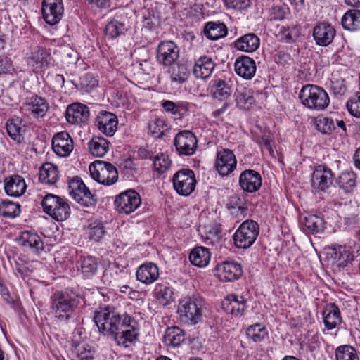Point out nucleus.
Masks as SVG:
<instances>
[{
  "label": "nucleus",
  "mask_w": 360,
  "mask_h": 360,
  "mask_svg": "<svg viewBox=\"0 0 360 360\" xmlns=\"http://www.w3.org/2000/svg\"><path fill=\"white\" fill-rule=\"evenodd\" d=\"M94 319L99 332L110 336L117 345L129 347L137 339L136 323L127 314L120 315L109 308H101L95 311Z\"/></svg>",
  "instance_id": "1"
},
{
  "label": "nucleus",
  "mask_w": 360,
  "mask_h": 360,
  "mask_svg": "<svg viewBox=\"0 0 360 360\" xmlns=\"http://www.w3.org/2000/svg\"><path fill=\"white\" fill-rule=\"evenodd\" d=\"M299 98L305 107L313 110H323L330 103L328 93L322 87L312 84L305 85L301 89Z\"/></svg>",
  "instance_id": "2"
},
{
  "label": "nucleus",
  "mask_w": 360,
  "mask_h": 360,
  "mask_svg": "<svg viewBox=\"0 0 360 360\" xmlns=\"http://www.w3.org/2000/svg\"><path fill=\"white\" fill-rule=\"evenodd\" d=\"M51 302L55 317L61 321H66L72 317L79 300L75 294L56 291L51 296Z\"/></svg>",
  "instance_id": "3"
},
{
  "label": "nucleus",
  "mask_w": 360,
  "mask_h": 360,
  "mask_svg": "<svg viewBox=\"0 0 360 360\" xmlns=\"http://www.w3.org/2000/svg\"><path fill=\"white\" fill-rule=\"evenodd\" d=\"M91 176L100 184L110 186L118 179V172L116 167L108 162L96 160L89 167Z\"/></svg>",
  "instance_id": "4"
},
{
  "label": "nucleus",
  "mask_w": 360,
  "mask_h": 360,
  "mask_svg": "<svg viewBox=\"0 0 360 360\" xmlns=\"http://www.w3.org/2000/svg\"><path fill=\"white\" fill-rule=\"evenodd\" d=\"M44 211L56 221H64L70 214L68 203L62 198L47 194L41 202Z\"/></svg>",
  "instance_id": "5"
},
{
  "label": "nucleus",
  "mask_w": 360,
  "mask_h": 360,
  "mask_svg": "<svg viewBox=\"0 0 360 360\" xmlns=\"http://www.w3.org/2000/svg\"><path fill=\"white\" fill-rule=\"evenodd\" d=\"M259 226L253 220L243 221L233 235V241L238 248L247 249L256 240L259 234Z\"/></svg>",
  "instance_id": "6"
},
{
  "label": "nucleus",
  "mask_w": 360,
  "mask_h": 360,
  "mask_svg": "<svg viewBox=\"0 0 360 360\" xmlns=\"http://www.w3.org/2000/svg\"><path fill=\"white\" fill-rule=\"evenodd\" d=\"M172 183L174 189L179 195L188 196L194 191L197 181L193 170L181 169L174 174Z\"/></svg>",
  "instance_id": "7"
},
{
  "label": "nucleus",
  "mask_w": 360,
  "mask_h": 360,
  "mask_svg": "<svg viewBox=\"0 0 360 360\" xmlns=\"http://www.w3.org/2000/svg\"><path fill=\"white\" fill-rule=\"evenodd\" d=\"M178 312L183 321L191 325L197 323L202 317L200 304L191 297H185L180 302Z\"/></svg>",
  "instance_id": "8"
},
{
  "label": "nucleus",
  "mask_w": 360,
  "mask_h": 360,
  "mask_svg": "<svg viewBox=\"0 0 360 360\" xmlns=\"http://www.w3.org/2000/svg\"><path fill=\"white\" fill-rule=\"evenodd\" d=\"M68 188L70 195L81 205L89 207L96 203L94 195L81 179L74 178L70 182Z\"/></svg>",
  "instance_id": "9"
},
{
  "label": "nucleus",
  "mask_w": 360,
  "mask_h": 360,
  "mask_svg": "<svg viewBox=\"0 0 360 360\" xmlns=\"http://www.w3.org/2000/svg\"><path fill=\"white\" fill-rule=\"evenodd\" d=\"M141 202L139 194L134 190H128L116 197L115 205L119 212L128 214L134 212Z\"/></svg>",
  "instance_id": "10"
},
{
  "label": "nucleus",
  "mask_w": 360,
  "mask_h": 360,
  "mask_svg": "<svg viewBox=\"0 0 360 360\" xmlns=\"http://www.w3.org/2000/svg\"><path fill=\"white\" fill-rule=\"evenodd\" d=\"M179 57V49L172 41H162L157 49V60L164 66H171Z\"/></svg>",
  "instance_id": "11"
},
{
  "label": "nucleus",
  "mask_w": 360,
  "mask_h": 360,
  "mask_svg": "<svg viewBox=\"0 0 360 360\" xmlns=\"http://www.w3.org/2000/svg\"><path fill=\"white\" fill-rule=\"evenodd\" d=\"M64 8L62 0H43L41 12L45 22L54 25L62 19Z\"/></svg>",
  "instance_id": "12"
},
{
  "label": "nucleus",
  "mask_w": 360,
  "mask_h": 360,
  "mask_svg": "<svg viewBox=\"0 0 360 360\" xmlns=\"http://www.w3.org/2000/svg\"><path fill=\"white\" fill-rule=\"evenodd\" d=\"M197 139L191 131L179 132L174 139V146L180 155H191L197 148Z\"/></svg>",
  "instance_id": "13"
},
{
  "label": "nucleus",
  "mask_w": 360,
  "mask_h": 360,
  "mask_svg": "<svg viewBox=\"0 0 360 360\" xmlns=\"http://www.w3.org/2000/svg\"><path fill=\"white\" fill-rule=\"evenodd\" d=\"M49 104L45 98L37 95L26 96L24 102V110L27 115L34 118L44 117L49 110Z\"/></svg>",
  "instance_id": "14"
},
{
  "label": "nucleus",
  "mask_w": 360,
  "mask_h": 360,
  "mask_svg": "<svg viewBox=\"0 0 360 360\" xmlns=\"http://www.w3.org/2000/svg\"><path fill=\"white\" fill-rule=\"evenodd\" d=\"M333 179L331 169L326 166L319 165L313 172L311 184L315 189L324 191L333 184Z\"/></svg>",
  "instance_id": "15"
},
{
  "label": "nucleus",
  "mask_w": 360,
  "mask_h": 360,
  "mask_svg": "<svg viewBox=\"0 0 360 360\" xmlns=\"http://www.w3.org/2000/svg\"><path fill=\"white\" fill-rule=\"evenodd\" d=\"M236 158L233 153L229 149H223L217 152L215 167L221 176H227L236 167Z\"/></svg>",
  "instance_id": "16"
},
{
  "label": "nucleus",
  "mask_w": 360,
  "mask_h": 360,
  "mask_svg": "<svg viewBox=\"0 0 360 360\" xmlns=\"http://www.w3.org/2000/svg\"><path fill=\"white\" fill-rule=\"evenodd\" d=\"M73 148V140L67 131H61L53 136L52 139V148L58 156H69Z\"/></svg>",
  "instance_id": "17"
},
{
  "label": "nucleus",
  "mask_w": 360,
  "mask_h": 360,
  "mask_svg": "<svg viewBox=\"0 0 360 360\" xmlns=\"http://www.w3.org/2000/svg\"><path fill=\"white\" fill-rule=\"evenodd\" d=\"M218 276L222 281H233L238 279L242 274L240 264L234 261H226L216 267Z\"/></svg>",
  "instance_id": "18"
},
{
  "label": "nucleus",
  "mask_w": 360,
  "mask_h": 360,
  "mask_svg": "<svg viewBox=\"0 0 360 360\" xmlns=\"http://www.w3.org/2000/svg\"><path fill=\"white\" fill-rule=\"evenodd\" d=\"M95 123L100 131L112 136L117 130L118 120L114 113L101 111L97 115Z\"/></svg>",
  "instance_id": "19"
},
{
  "label": "nucleus",
  "mask_w": 360,
  "mask_h": 360,
  "mask_svg": "<svg viewBox=\"0 0 360 360\" xmlns=\"http://www.w3.org/2000/svg\"><path fill=\"white\" fill-rule=\"evenodd\" d=\"M89 108L82 103H75L70 105L66 110L65 117L69 123L79 124L86 123L89 119Z\"/></svg>",
  "instance_id": "20"
},
{
  "label": "nucleus",
  "mask_w": 360,
  "mask_h": 360,
  "mask_svg": "<svg viewBox=\"0 0 360 360\" xmlns=\"http://www.w3.org/2000/svg\"><path fill=\"white\" fill-rule=\"evenodd\" d=\"M239 184L241 188L246 192H255L262 186L261 175L253 169L245 170L240 175Z\"/></svg>",
  "instance_id": "21"
},
{
  "label": "nucleus",
  "mask_w": 360,
  "mask_h": 360,
  "mask_svg": "<svg viewBox=\"0 0 360 360\" xmlns=\"http://www.w3.org/2000/svg\"><path fill=\"white\" fill-rule=\"evenodd\" d=\"M335 33V30L331 25L321 22L314 27L313 37L318 45L326 46L333 41Z\"/></svg>",
  "instance_id": "22"
},
{
  "label": "nucleus",
  "mask_w": 360,
  "mask_h": 360,
  "mask_svg": "<svg viewBox=\"0 0 360 360\" xmlns=\"http://www.w3.org/2000/svg\"><path fill=\"white\" fill-rule=\"evenodd\" d=\"M136 276L138 281L149 285L154 283L159 278V268L153 262H146L137 269Z\"/></svg>",
  "instance_id": "23"
},
{
  "label": "nucleus",
  "mask_w": 360,
  "mask_h": 360,
  "mask_svg": "<svg viewBox=\"0 0 360 360\" xmlns=\"http://www.w3.org/2000/svg\"><path fill=\"white\" fill-rule=\"evenodd\" d=\"M322 316L324 326L328 330L334 329L342 323L340 311L335 303L327 304Z\"/></svg>",
  "instance_id": "24"
},
{
  "label": "nucleus",
  "mask_w": 360,
  "mask_h": 360,
  "mask_svg": "<svg viewBox=\"0 0 360 360\" xmlns=\"http://www.w3.org/2000/svg\"><path fill=\"white\" fill-rule=\"evenodd\" d=\"M223 310L233 316L242 315L245 308V302L243 297L231 294L221 302Z\"/></svg>",
  "instance_id": "25"
},
{
  "label": "nucleus",
  "mask_w": 360,
  "mask_h": 360,
  "mask_svg": "<svg viewBox=\"0 0 360 360\" xmlns=\"http://www.w3.org/2000/svg\"><path fill=\"white\" fill-rule=\"evenodd\" d=\"M235 70L240 77L250 79L256 72L255 62L248 56L239 57L235 62Z\"/></svg>",
  "instance_id": "26"
},
{
  "label": "nucleus",
  "mask_w": 360,
  "mask_h": 360,
  "mask_svg": "<svg viewBox=\"0 0 360 360\" xmlns=\"http://www.w3.org/2000/svg\"><path fill=\"white\" fill-rule=\"evenodd\" d=\"M214 68L215 63L213 60L207 56H203L195 60L193 74L196 78L207 79L210 77Z\"/></svg>",
  "instance_id": "27"
},
{
  "label": "nucleus",
  "mask_w": 360,
  "mask_h": 360,
  "mask_svg": "<svg viewBox=\"0 0 360 360\" xmlns=\"http://www.w3.org/2000/svg\"><path fill=\"white\" fill-rule=\"evenodd\" d=\"M234 44L238 50L253 52L259 48L260 40L255 34L248 33L236 39Z\"/></svg>",
  "instance_id": "28"
},
{
  "label": "nucleus",
  "mask_w": 360,
  "mask_h": 360,
  "mask_svg": "<svg viewBox=\"0 0 360 360\" xmlns=\"http://www.w3.org/2000/svg\"><path fill=\"white\" fill-rule=\"evenodd\" d=\"M211 94L213 98L225 100L231 94L230 79H217L212 81Z\"/></svg>",
  "instance_id": "29"
},
{
  "label": "nucleus",
  "mask_w": 360,
  "mask_h": 360,
  "mask_svg": "<svg viewBox=\"0 0 360 360\" xmlns=\"http://www.w3.org/2000/svg\"><path fill=\"white\" fill-rule=\"evenodd\" d=\"M48 56V53L44 49L35 44L31 47L27 63L33 67L42 68L49 63Z\"/></svg>",
  "instance_id": "30"
},
{
  "label": "nucleus",
  "mask_w": 360,
  "mask_h": 360,
  "mask_svg": "<svg viewBox=\"0 0 360 360\" xmlns=\"http://www.w3.org/2000/svg\"><path fill=\"white\" fill-rule=\"evenodd\" d=\"M39 178L42 183L54 184L59 178L57 166L51 162L44 163L40 168Z\"/></svg>",
  "instance_id": "31"
},
{
  "label": "nucleus",
  "mask_w": 360,
  "mask_h": 360,
  "mask_svg": "<svg viewBox=\"0 0 360 360\" xmlns=\"http://www.w3.org/2000/svg\"><path fill=\"white\" fill-rule=\"evenodd\" d=\"M184 339L183 330L174 326L167 328L163 337V342L167 346L176 347L180 346Z\"/></svg>",
  "instance_id": "32"
},
{
  "label": "nucleus",
  "mask_w": 360,
  "mask_h": 360,
  "mask_svg": "<svg viewBox=\"0 0 360 360\" xmlns=\"http://www.w3.org/2000/svg\"><path fill=\"white\" fill-rule=\"evenodd\" d=\"M325 221L317 215L306 217L302 222V229L307 233H318L324 230Z\"/></svg>",
  "instance_id": "33"
},
{
  "label": "nucleus",
  "mask_w": 360,
  "mask_h": 360,
  "mask_svg": "<svg viewBox=\"0 0 360 360\" xmlns=\"http://www.w3.org/2000/svg\"><path fill=\"white\" fill-rule=\"evenodd\" d=\"M210 256L207 248L197 247L191 252L189 259L193 265L198 267H205L209 264Z\"/></svg>",
  "instance_id": "34"
},
{
  "label": "nucleus",
  "mask_w": 360,
  "mask_h": 360,
  "mask_svg": "<svg viewBox=\"0 0 360 360\" xmlns=\"http://www.w3.org/2000/svg\"><path fill=\"white\" fill-rule=\"evenodd\" d=\"M344 29L349 31L360 30V10L352 9L347 11L342 18Z\"/></svg>",
  "instance_id": "35"
},
{
  "label": "nucleus",
  "mask_w": 360,
  "mask_h": 360,
  "mask_svg": "<svg viewBox=\"0 0 360 360\" xmlns=\"http://www.w3.org/2000/svg\"><path fill=\"white\" fill-rule=\"evenodd\" d=\"M205 35L211 40H217L227 34V28L222 22H209L204 28Z\"/></svg>",
  "instance_id": "36"
},
{
  "label": "nucleus",
  "mask_w": 360,
  "mask_h": 360,
  "mask_svg": "<svg viewBox=\"0 0 360 360\" xmlns=\"http://www.w3.org/2000/svg\"><path fill=\"white\" fill-rule=\"evenodd\" d=\"M108 141L102 136H94L88 143L91 154L96 157H103L108 150Z\"/></svg>",
  "instance_id": "37"
},
{
  "label": "nucleus",
  "mask_w": 360,
  "mask_h": 360,
  "mask_svg": "<svg viewBox=\"0 0 360 360\" xmlns=\"http://www.w3.org/2000/svg\"><path fill=\"white\" fill-rule=\"evenodd\" d=\"M236 101L239 108L250 110L255 101L252 91L247 88L238 90L236 94Z\"/></svg>",
  "instance_id": "38"
},
{
  "label": "nucleus",
  "mask_w": 360,
  "mask_h": 360,
  "mask_svg": "<svg viewBox=\"0 0 360 360\" xmlns=\"http://www.w3.org/2000/svg\"><path fill=\"white\" fill-rule=\"evenodd\" d=\"M24 248L37 254L43 250L44 245L41 238L36 233L25 230L24 231Z\"/></svg>",
  "instance_id": "39"
},
{
  "label": "nucleus",
  "mask_w": 360,
  "mask_h": 360,
  "mask_svg": "<svg viewBox=\"0 0 360 360\" xmlns=\"http://www.w3.org/2000/svg\"><path fill=\"white\" fill-rule=\"evenodd\" d=\"M246 335L254 342H261L268 338V331L265 326L255 323L247 328Z\"/></svg>",
  "instance_id": "40"
},
{
  "label": "nucleus",
  "mask_w": 360,
  "mask_h": 360,
  "mask_svg": "<svg viewBox=\"0 0 360 360\" xmlns=\"http://www.w3.org/2000/svg\"><path fill=\"white\" fill-rule=\"evenodd\" d=\"M170 67L169 72L170 73L172 82L179 84L184 83L189 75V71L186 66L184 64L175 63Z\"/></svg>",
  "instance_id": "41"
},
{
  "label": "nucleus",
  "mask_w": 360,
  "mask_h": 360,
  "mask_svg": "<svg viewBox=\"0 0 360 360\" xmlns=\"http://www.w3.org/2000/svg\"><path fill=\"white\" fill-rule=\"evenodd\" d=\"M337 183L345 193H351L356 186V174L353 172H342L337 179Z\"/></svg>",
  "instance_id": "42"
},
{
  "label": "nucleus",
  "mask_w": 360,
  "mask_h": 360,
  "mask_svg": "<svg viewBox=\"0 0 360 360\" xmlns=\"http://www.w3.org/2000/svg\"><path fill=\"white\" fill-rule=\"evenodd\" d=\"M336 360H359L356 349L349 345H344L335 349Z\"/></svg>",
  "instance_id": "43"
},
{
  "label": "nucleus",
  "mask_w": 360,
  "mask_h": 360,
  "mask_svg": "<svg viewBox=\"0 0 360 360\" xmlns=\"http://www.w3.org/2000/svg\"><path fill=\"white\" fill-rule=\"evenodd\" d=\"M21 124L22 119L19 117L11 119L6 123V130L8 135L18 143L21 142Z\"/></svg>",
  "instance_id": "44"
},
{
  "label": "nucleus",
  "mask_w": 360,
  "mask_h": 360,
  "mask_svg": "<svg viewBox=\"0 0 360 360\" xmlns=\"http://www.w3.org/2000/svg\"><path fill=\"white\" fill-rule=\"evenodd\" d=\"M20 176L11 177L8 180L5 181L4 189L7 195L10 196H20L22 195V186L20 185Z\"/></svg>",
  "instance_id": "45"
},
{
  "label": "nucleus",
  "mask_w": 360,
  "mask_h": 360,
  "mask_svg": "<svg viewBox=\"0 0 360 360\" xmlns=\"http://www.w3.org/2000/svg\"><path fill=\"white\" fill-rule=\"evenodd\" d=\"M97 259L92 256L84 257L81 262V269L82 274L86 277H91L96 274L98 269Z\"/></svg>",
  "instance_id": "46"
},
{
  "label": "nucleus",
  "mask_w": 360,
  "mask_h": 360,
  "mask_svg": "<svg viewBox=\"0 0 360 360\" xmlns=\"http://www.w3.org/2000/svg\"><path fill=\"white\" fill-rule=\"evenodd\" d=\"M105 233L103 224L100 221H93L88 226L89 238L94 241H99Z\"/></svg>",
  "instance_id": "47"
},
{
  "label": "nucleus",
  "mask_w": 360,
  "mask_h": 360,
  "mask_svg": "<svg viewBox=\"0 0 360 360\" xmlns=\"http://www.w3.org/2000/svg\"><path fill=\"white\" fill-rule=\"evenodd\" d=\"M316 128L323 134H331L336 129L335 121L328 117H318L315 122Z\"/></svg>",
  "instance_id": "48"
},
{
  "label": "nucleus",
  "mask_w": 360,
  "mask_h": 360,
  "mask_svg": "<svg viewBox=\"0 0 360 360\" xmlns=\"http://www.w3.org/2000/svg\"><path fill=\"white\" fill-rule=\"evenodd\" d=\"M126 30L124 23L117 20L110 22L105 27V35L110 39H115L120 35L124 34Z\"/></svg>",
  "instance_id": "49"
},
{
  "label": "nucleus",
  "mask_w": 360,
  "mask_h": 360,
  "mask_svg": "<svg viewBox=\"0 0 360 360\" xmlns=\"http://www.w3.org/2000/svg\"><path fill=\"white\" fill-rule=\"evenodd\" d=\"M0 212L3 217L13 218L20 214V205L13 202L4 201Z\"/></svg>",
  "instance_id": "50"
},
{
  "label": "nucleus",
  "mask_w": 360,
  "mask_h": 360,
  "mask_svg": "<svg viewBox=\"0 0 360 360\" xmlns=\"http://www.w3.org/2000/svg\"><path fill=\"white\" fill-rule=\"evenodd\" d=\"M148 129L153 135L156 134L158 138L165 136L169 130L165 121L160 118H156L153 122L150 123Z\"/></svg>",
  "instance_id": "51"
},
{
  "label": "nucleus",
  "mask_w": 360,
  "mask_h": 360,
  "mask_svg": "<svg viewBox=\"0 0 360 360\" xmlns=\"http://www.w3.org/2000/svg\"><path fill=\"white\" fill-rule=\"evenodd\" d=\"M170 164L171 160L168 155L164 153L157 155L153 160L154 169L160 174L166 172L170 167Z\"/></svg>",
  "instance_id": "52"
},
{
  "label": "nucleus",
  "mask_w": 360,
  "mask_h": 360,
  "mask_svg": "<svg viewBox=\"0 0 360 360\" xmlns=\"http://www.w3.org/2000/svg\"><path fill=\"white\" fill-rule=\"evenodd\" d=\"M330 90L335 96H344L347 91L345 80L342 78L331 80Z\"/></svg>",
  "instance_id": "53"
},
{
  "label": "nucleus",
  "mask_w": 360,
  "mask_h": 360,
  "mask_svg": "<svg viewBox=\"0 0 360 360\" xmlns=\"http://www.w3.org/2000/svg\"><path fill=\"white\" fill-rule=\"evenodd\" d=\"M347 108L354 117H360V92H356L353 98L347 103Z\"/></svg>",
  "instance_id": "54"
},
{
  "label": "nucleus",
  "mask_w": 360,
  "mask_h": 360,
  "mask_svg": "<svg viewBox=\"0 0 360 360\" xmlns=\"http://www.w3.org/2000/svg\"><path fill=\"white\" fill-rule=\"evenodd\" d=\"M157 298L162 305H167L174 300V293L169 287L161 288L157 293Z\"/></svg>",
  "instance_id": "55"
},
{
  "label": "nucleus",
  "mask_w": 360,
  "mask_h": 360,
  "mask_svg": "<svg viewBox=\"0 0 360 360\" xmlns=\"http://www.w3.org/2000/svg\"><path fill=\"white\" fill-rule=\"evenodd\" d=\"M95 349L89 345H84L78 347L77 356L79 360H94Z\"/></svg>",
  "instance_id": "56"
},
{
  "label": "nucleus",
  "mask_w": 360,
  "mask_h": 360,
  "mask_svg": "<svg viewBox=\"0 0 360 360\" xmlns=\"http://www.w3.org/2000/svg\"><path fill=\"white\" fill-rule=\"evenodd\" d=\"M226 5L229 8L244 10L250 5V0H226Z\"/></svg>",
  "instance_id": "57"
},
{
  "label": "nucleus",
  "mask_w": 360,
  "mask_h": 360,
  "mask_svg": "<svg viewBox=\"0 0 360 360\" xmlns=\"http://www.w3.org/2000/svg\"><path fill=\"white\" fill-rule=\"evenodd\" d=\"M230 205L232 208H238L241 213H243V212L247 210L243 200L238 195H233L231 197L230 200Z\"/></svg>",
  "instance_id": "58"
},
{
  "label": "nucleus",
  "mask_w": 360,
  "mask_h": 360,
  "mask_svg": "<svg viewBox=\"0 0 360 360\" xmlns=\"http://www.w3.org/2000/svg\"><path fill=\"white\" fill-rule=\"evenodd\" d=\"M10 263L14 271H18L20 274L22 273V260L18 255H13L12 258L9 257Z\"/></svg>",
  "instance_id": "59"
},
{
  "label": "nucleus",
  "mask_w": 360,
  "mask_h": 360,
  "mask_svg": "<svg viewBox=\"0 0 360 360\" xmlns=\"http://www.w3.org/2000/svg\"><path fill=\"white\" fill-rule=\"evenodd\" d=\"M259 143L265 146V148L269 150L271 155L274 154L272 139L269 132H268L267 134H264L262 136Z\"/></svg>",
  "instance_id": "60"
},
{
  "label": "nucleus",
  "mask_w": 360,
  "mask_h": 360,
  "mask_svg": "<svg viewBox=\"0 0 360 360\" xmlns=\"http://www.w3.org/2000/svg\"><path fill=\"white\" fill-rule=\"evenodd\" d=\"M335 127H336L337 133L341 136H347V127L345 122L342 120H335Z\"/></svg>",
  "instance_id": "61"
},
{
  "label": "nucleus",
  "mask_w": 360,
  "mask_h": 360,
  "mask_svg": "<svg viewBox=\"0 0 360 360\" xmlns=\"http://www.w3.org/2000/svg\"><path fill=\"white\" fill-rule=\"evenodd\" d=\"M162 106L166 112H171L173 115L179 112L178 108L173 101H165L162 103Z\"/></svg>",
  "instance_id": "62"
},
{
  "label": "nucleus",
  "mask_w": 360,
  "mask_h": 360,
  "mask_svg": "<svg viewBox=\"0 0 360 360\" xmlns=\"http://www.w3.org/2000/svg\"><path fill=\"white\" fill-rule=\"evenodd\" d=\"M322 338L319 337V334H314L309 339L310 349L311 351L316 350L321 344Z\"/></svg>",
  "instance_id": "63"
},
{
  "label": "nucleus",
  "mask_w": 360,
  "mask_h": 360,
  "mask_svg": "<svg viewBox=\"0 0 360 360\" xmlns=\"http://www.w3.org/2000/svg\"><path fill=\"white\" fill-rule=\"evenodd\" d=\"M114 269L112 268H108L105 269L103 272V274L102 276V281L103 282L106 284L109 285L112 282L113 276H112V271Z\"/></svg>",
  "instance_id": "64"
}]
</instances>
